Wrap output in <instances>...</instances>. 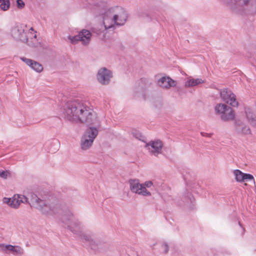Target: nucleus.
Returning <instances> with one entry per match:
<instances>
[{
	"label": "nucleus",
	"mask_w": 256,
	"mask_h": 256,
	"mask_svg": "<svg viewBox=\"0 0 256 256\" xmlns=\"http://www.w3.org/2000/svg\"><path fill=\"white\" fill-rule=\"evenodd\" d=\"M62 221L74 234L78 236L82 241L94 252H101L107 248L108 244L104 240L96 238L92 232H83L82 224L78 220L76 214L71 209L67 208L64 210Z\"/></svg>",
	"instance_id": "obj_1"
},
{
	"label": "nucleus",
	"mask_w": 256,
	"mask_h": 256,
	"mask_svg": "<svg viewBox=\"0 0 256 256\" xmlns=\"http://www.w3.org/2000/svg\"><path fill=\"white\" fill-rule=\"evenodd\" d=\"M62 114L70 121H79L87 124H96L97 121L92 110L77 100L67 102L63 109Z\"/></svg>",
	"instance_id": "obj_2"
},
{
	"label": "nucleus",
	"mask_w": 256,
	"mask_h": 256,
	"mask_svg": "<svg viewBox=\"0 0 256 256\" xmlns=\"http://www.w3.org/2000/svg\"><path fill=\"white\" fill-rule=\"evenodd\" d=\"M106 4L100 2L94 6L92 10L97 15H102L103 18L104 31L114 28V24L122 26L126 22L127 14L125 10L122 7L116 6L106 10Z\"/></svg>",
	"instance_id": "obj_3"
},
{
	"label": "nucleus",
	"mask_w": 256,
	"mask_h": 256,
	"mask_svg": "<svg viewBox=\"0 0 256 256\" xmlns=\"http://www.w3.org/2000/svg\"><path fill=\"white\" fill-rule=\"evenodd\" d=\"M231 10L241 15L256 14V0H222Z\"/></svg>",
	"instance_id": "obj_4"
},
{
	"label": "nucleus",
	"mask_w": 256,
	"mask_h": 256,
	"mask_svg": "<svg viewBox=\"0 0 256 256\" xmlns=\"http://www.w3.org/2000/svg\"><path fill=\"white\" fill-rule=\"evenodd\" d=\"M24 27H26V26L22 24H16L14 26L11 30L12 37L15 40L21 41L30 46L36 47L38 44L36 34H33L31 33L32 38L30 40L25 32Z\"/></svg>",
	"instance_id": "obj_5"
},
{
	"label": "nucleus",
	"mask_w": 256,
	"mask_h": 256,
	"mask_svg": "<svg viewBox=\"0 0 256 256\" xmlns=\"http://www.w3.org/2000/svg\"><path fill=\"white\" fill-rule=\"evenodd\" d=\"M31 203L34 207L44 214L51 215L58 212V204H50L49 200L41 199L36 194L32 196Z\"/></svg>",
	"instance_id": "obj_6"
},
{
	"label": "nucleus",
	"mask_w": 256,
	"mask_h": 256,
	"mask_svg": "<svg viewBox=\"0 0 256 256\" xmlns=\"http://www.w3.org/2000/svg\"><path fill=\"white\" fill-rule=\"evenodd\" d=\"M98 134V130L94 127H89L85 132L80 140V147L82 150L88 149Z\"/></svg>",
	"instance_id": "obj_7"
},
{
	"label": "nucleus",
	"mask_w": 256,
	"mask_h": 256,
	"mask_svg": "<svg viewBox=\"0 0 256 256\" xmlns=\"http://www.w3.org/2000/svg\"><path fill=\"white\" fill-rule=\"evenodd\" d=\"M216 114L220 115L221 119L224 121L233 120L234 118V112L230 106L224 104H219L215 106Z\"/></svg>",
	"instance_id": "obj_8"
},
{
	"label": "nucleus",
	"mask_w": 256,
	"mask_h": 256,
	"mask_svg": "<svg viewBox=\"0 0 256 256\" xmlns=\"http://www.w3.org/2000/svg\"><path fill=\"white\" fill-rule=\"evenodd\" d=\"M91 36L92 34L89 30H82L78 35L74 36H69L68 38L72 44H76L78 41H80L82 44L86 46L90 43Z\"/></svg>",
	"instance_id": "obj_9"
},
{
	"label": "nucleus",
	"mask_w": 256,
	"mask_h": 256,
	"mask_svg": "<svg viewBox=\"0 0 256 256\" xmlns=\"http://www.w3.org/2000/svg\"><path fill=\"white\" fill-rule=\"evenodd\" d=\"M3 202L7 204L10 208L17 209L19 208L20 204L26 203L28 202L27 198L22 194H15L12 198H4Z\"/></svg>",
	"instance_id": "obj_10"
},
{
	"label": "nucleus",
	"mask_w": 256,
	"mask_h": 256,
	"mask_svg": "<svg viewBox=\"0 0 256 256\" xmlns=\"http://www.w3.org/2000/svg\"><path fill=\"white\" fill-rule=\"evenodd\" d=\"M129 184L130 190L132 192L143 196H151V193L142 184H140L138 180H130Z\"/></svg>",
	"instance_id": "obj_11"
},
{
	"label": "nucleus",
	"mask_w": 256,
	"mask_h": 256,
	"mask_svg": "<svg viewBox=\"0 0 256 256\" xmlns=\"http://www.w3.org/2000/svg\"><path fill=\"white\" fill-rule=\"evenodd\" d=\"M220 96L224 102L232 106H238V102L236 100L235 94L228 88H224L220 91Z\"/></svg>",
	"instance_id": "obj_12"
},
{
	"label": "nucleus",
	"mask_w": 256,
	"mask_h": 256,
	"mask_svg": "<svg viewBox=\"0 0 256 256\" xmlns=\"http://www.w3.org/2000/svg\"><path fill=\"white\" fill-rule=\"evenodd\" d=\"M0 250L6 254H12L15 256H22L24 254V250L19 246L0 244Z\"/></svg>",
	"instance_id": "obj_13"
},
{
	"label": "nucleus",
	"mask_w": 256,
	"mask_h": 256,
	"mask_svg": "<svg viewBox=\"0 0 256 256\" xmlns=\"http://www.w3.org/2000/svg\"><path fill=\"white\" fill-rule=\"evenodd\" d=\"M112 77V72L106 68H100L97 74V79L100 83L103 85H107Z\"/></svg>",
	"instance_id": "obj_14"
},
{
	"label": "nucleus",
	"mask_w": 256,
	"mask_h": 256,
	"mask_svg": "<svg viewBox=\"0 0 256 256\" xmlns=\"http://www.w3.org/2000/svg\"><path fill=\"white\" fill-rule=\"evenodd\" d=\"M234 131L236 134L242 136H246L251 134L250 128L238 118L235 120Z\"/></svg>",
	"instance_id": "obj_15"
},
{
	"label": "nucleus",
	"mask_w": 256,
	"mask_h": 256,
	"mask_svg": "<svg viewBox=\"0 0 256 256\" xmlns=\"http://www.w3.org/2000/svg\"><path fill=\"white\" fill-rule=\"evenodd\" d=\"M146 147L148 148L152 154L154 156H157L161 153L162 148V141L160 140L152 141L150 143L146 144Z\"/></svg>",
	"instance_id": "obj_16"
},
{
	"label": "nucleus",
	"mask_w": 256,
	"mask_h": 256,
	"mask_svg": "<svg viewBox=\"0 0 256 256\" xmlns=\"http://www.w3.org/2000/svg\"><path fill=\"white\" fill-rule=\"evenodd\" d=\"M234 174L236 182L253 180L254 183L255 182L253 176L250 174L244 173L240 170H235L234 171Z\"/></svg>",
	"instance_id": "obj_17"
},
{
	"label": "nucleus",
	"mask_w": 256,
	"mask_h": 256,
	"mask_svg": "<svg viewBox=\"0 0 256 256\" xmlns=\"http://www.w3.org/2000/svg\"><path fill=\"white\" fill-rule=\"evenodd\" d=\"M158 84L160 87L167 88L175 86L176 82L168 76H163L158 80Z\"/></svg>",
	"instance_id": "obj_18"
},
{
	"label": "nucleus",
	"mask_w": 256,
	"mask_h": 256,
	"mask_svg": "<svg viewBox=\"0 0 256 256\" xmlns=\"http://www.w3.org/2000/svg\"><path fill=\"white\" fill-rule=\"evenodd\" d=\"M245 113L250 124L256 127V116L252 112L251 110L249 108H245Z\"/></svg>",
	"instance_id": "obj_19"
},
{
	"label": "nucleus",
	"mask_w": 256,
	"mask_h": 256,
	"mask_svg": "<svg viewBox=\"0 0 256 256\" xmlns=\"http://www.w3.org/2000/svg\"><path fill=\"white\" fill-rule=\"evenodd\" d=\"M204 82V80L202 78H190L185 82L184 86L186 88L193 87Z\"/></svg>",
	"instance_id": "obj_20"
},
{
	"label": "nucleus",
	"mask_w": 256,
	"mask_h": 256,
	"mask_svg": "<svg viewBox=\"0 0 256 256\" xmlns=\"http://www.w3.org/2000/svg\"><path fill=\"white\" fill-rule=\"evenodd\" d=\"M30 66L32 70L38 72H42L43 70V67L42 64L33 60L32 62V64H30Z\"/></svg>",
	"instance_id": "obj_21"
},
{
	"label": "nucleus",
	"mask_w": 256,
	"mask_h": 256,
	"mask_svg": "<svg viewBox=\"0 0 256 256\" xmlns=\"http://www.w3.org/2000/svg\"><path fill=\"white\" fill-rule=\"evenodd\" d=\"M10 6V0H0V8L2 10L6 11L9 9Z\"/></svg>",
	"instance_id": "obj_22"
},
{
	"label": "nucleus",
	"mask_w": 256,
	"mask_h": 256,
	"mask_svg": "<svg viewBox=\"0 0 256 256\" xmlns=\"http://www.w3.org/2000/svg\"><path fill=\"white\" fill-rule=\"evenodd\" d=\"M184 200L187 203L193 204L194 201V198L191 193L188 192H186L184 195Z\"/></svg>",
	"instance_id": "obj_23"
},
{
	"label": "nucleus",
	"mask_w": 256,
	"mask_h": 256,
	"mask_svg": "<svg viewBox=\"0 0 256 256\" xmlns=\"http://www.w3.org/2000/svg\"><path fill=\"white\" fill-rule=\"evenodd\" d=\"M16 6L19 9H22L24 8L25 3L22 0H16Z\"/></svg>",
	"instance_id": "obj_24"
},
{
	"label": "nucleus",
	"mask_w": 256,
	"mask_h": 256,
	"mask_svg": "<svg viewBox=\"0 0 256 256\" xmlns=\"http://www.w3.org/2000/svg\"><path fill=\"white\" fill-rule=\"evenodd\" d=\"M162 247V250L163 252L164 253H167L168 251V246L166 243L164 242L162 244L161 246Z\"/></svg>",
	"instance_id": "obj_25"
},
{
	"label": "nucleus",
	"mask_w": 256,
	"mask_h": 256,
	"mask_svg": "<svg viewBox=\"0 0 256 256\" xmlns=\"http://www.w3.org/2000/svg\"><path fill=\"white\" fill-rule=\"evenodd\" d=\"M20 60H22L24 62H25L28 66H30V65L32 64V60L27 58L24 57L20 58Z\"/></svg>",
	"instance_id": "obj_26"
},
{
	"label": "nucleus",
	"mask_w": 256,
	"mask_h": 256,
	"mask_svg": "<svg viewBox=\"0 0 256 256\" xmlns=\"http://www.w3.org/2000/svg\"><path fill=\"white\" fill-rule=\"evenodd\" d=\"M9 174L10 173L8 171L2 170L0 172V177L6 179Z\"/></svg>",
	"instance_id": "obj_27"
},
{
	"label": "nucleus",
	"mask_w": 256,
	"mask_h": 256,
	"mask_svg": "<svg viewBox=\"0 0 256 256\" xmlns=\"http://www.w3.org/2000/svg\"><path fill=\"white\" fill-rule=\"evenodd\" d=\"M132 134L133 136L138 139L140 140V138L142 137L141 134L136 130L133 132Z\"/></svg>",
	"instance_id": "obj_28"
},
{
	"label": "nucleus",
	"mask_w": 256,
	"mask_h": 256,
	"mask_svg": "<svg viewBox=\"0 0 256 256\" xmlns=\"http://www.w3.org/2000/svg\"><path fill=\"white\" fill-rule=\"evenodd\" d=\"M142 184L146 188H150L153 185V183L152 181H146V182H144V183Z\"/></svg>",
	"instance_id": "obj_29"
},
{
	"label": "nucleus",
	"mask_w": 256,
	"mask_h": 256,
	"mask_svg": "<svg viewBox=\"0 0 256 256\" xmlns=\"http://www.w3.org/2000/svg\"><path fill=\"white\" fill-rule=\"evenodd\" d=\"M200 134L202 136L208 137V138L211 137V136L212 134H210V133H206V132H201Z\"/></svg>",
	"instance_id": "obj_30"
},
{
	"label": "nucleus",
	"mask_w": 256,
	"mask_h": 256,
	"mask_svg": "<svg viewBox=\"0 0 256 256\" xmlns=\"http://www.w3.org/2000/svg\"><path fill=\"white\" fill-rule=\"evenodd\" d=\"M96 32V34H101V33L102 32V31Z\"/></svg>",
	"instance_id": "obj_31"
},
{
	"label": "nucleus",
	"mask_w": 256,
	"mask_h": 256,
	"mask_svg": "<svg viewBox=\"0 0 256 256\" xmlns=\"http://www.w3.org/2000/svg\"><path fill=\"white\" fill-rule=\"evenodd\" d=\"M238 224H239V225H240V226L242 228V230H244V228H242V227L241 224H240V222H238Z\"/></svg>",
	"instance_id": "obj_32"
},
{
	"label": "nucleus",
	"mask_w": 256,
	"mask_h": 256,
	"mask_svg": "<svg viewBox=\"0 0 256 256\" xmlns=\"http://www.w3.org/2000/svg\"><path fill=\"white\" fill-rule=\"evenodd\" d=\"M30 30H34V29H33V28H31L30 29Z\"/></svg>",
	"instance_id": "obj_33"
},
{
	"label": "nucleus",
	"mask_w": 256,
	"mask_h": 256,
	"mask_svg": "<svg viewBox=\"0 0 256 256\" xmlns=\"http://www.w3.org/2000/svg\"><path fill=\"white\" fill-rule=\"evenodd\" d=\"M0 172H1V171L0 170Z\"/></svg>",
	"instance_id": "obj_34"
}]
</instances>
